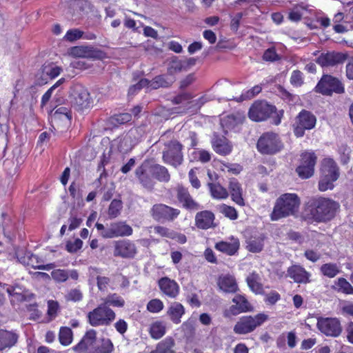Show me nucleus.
<instances>
[{"label":"nucleus","instance_id":"obj_1","mask_svg":"<svg viewBox=\"0 0 353 353\" xmlns=\"http://www.w3.org/2000/svg\"><path fill=\"white\" fill-rule=\"evenodd\" d=\"M340 210V204L329 197L313 196L304 205L301 219L308 224L326 223L333 220Z\"/></svg>","mask_w":353,"mask_h":353},{"label":"nucleus","instance_id":"obj_2","mask_svg":"<svg viewBox=\"0 0 353 353\" xmlns=\"http://www.w3.org/2000/svg\"><path fill=\"white\" fill-rule=\"evenodd\" d=\"M301 199L295 193L282 194L274 203L270 214V219L273 221L294 215L299 209Z\"/></svg>","mask_w":353,"mask_h":353},{"label":"nucleus","instance_id":"obj_3","mask_svg":"<svg viewBox=\"0 0 353 353\" xmlns=\"http://www.w3.org/2000/svg\"><path fill=\"white\" fill-rule=\"evenodd\" d=\"M256 148L262 155L274 156L284 149V143L280 135L273 131L263 132L259 137Z\"/></svg>","mask_w":353,"mask_h":353},{"label":"nucleus","instance_id":"obj_4","mask_svg":"<svg viewBox=\"0 0 353 353\" xmlns=\"http://www.w3.org/2000/svg\"><path fill=\"white\" fill-rule=\"evenodd\" d=\"M115 319L114 311L103 303L87 314V321L92 327L108 326Z\"/></svg>","mask_w":353,"mask_h":353},{"label":"nucleus","instance_id":"obj_5","mask_svg":"<svg viewBox=\"0 0 353 353\" xmlns=\"http://www.w3.org/2000/svg\"><path fill=\"white\" fill-rule=\"evenodd\" d=\"M95 227L103 239L129 236L133 233L132 228L122 221L112 222L106 228L103 224L97 222Z\"/></svg>","mask_w":353,"mask_h":353},{"label":"nucleus","instance_id":"obj_6","mask_svg":"<svg viewBox=\"0 0 353 353\" xmlns=\"http://www.w3.org/2000/svg\"><path fill=\"white\" fill-rule=\"evenodd\" d=\"M314 90L316 93L331 97L334 93L337 94H343L345 86L339 78L326 74L322 75Z\"/></svg>","mask_w":353,"mask_h":353},{"label":"nucleus","instance_id":"obj_7","mask_svg":"<svg viewBox=\"0 0 353 353\" xmlns=\"http://www.w3.org/2000/svg\"><path fill=\"white\" fill-rule=\"evenodd\" d=\"M268 319V316L264 313L256 315H246L239 318L234 326L233 331L237 334H246L252 332L256 327L261 326Z\"/></svg>","mask_w":353,"mask_h":353},{"label":"nucleus","instance_id":"obj_8","mask_svg":"<svg viewBox=\"0 0 353 353\" xmlns=\"http://www.w3.org/2000/svg\"><path fill=\"white\" fill-rule=\"evenodd\" d=\"M317 156L314 151L305 150L301 153L299 164L296 168V172L301 179H307L314 174Z\"/></svg>","mask_w":353,"mask_h":353},{"label":"nucleus","instance_id":"obj_9","mask_svg":"<svg viewBox=\"0 0 353 353\" xmlns=\"http://www.w3.org/2000/svg\"><path fill=\"white\" fill-rule=\"evenodd\" d=\"M183 145L176 140H171L165 145L163 151L162 159L166 164L174 168L181 165L183 162V154L182 152Z\"/></svg>","mask_w":353,"mask_h":353},{"label":"nucleus","instance_id":"obj_10","mask_svg":"<svg viewBox=\"0 0 353 353\" xmlns=\"http://www.w3.org/2000/svg\"><path fill=\"white\" fill-rule=\"evenodd\" d=\"M134 175L139 184L148 190H152L156 184L153 177L152 162L149 160H144L139 165L135 171Z\"/></svg>","mask_w":353,"mask_h":353},{"label":"nucleus","instance_id":"obj_11","mask_svg":"<svg viewBox=\"0 0 353 353\" xmlns=\"http://www.w3.org/2000/svg\"><path fill=\"white\" fill-rule=\"evenodd\" d=\"M152 219L159 222H172L181 214L180 210L163 203H156L150 211Z\"/></svg>","mask_w":353,"mask_h":353},{"label":"nucleus","instance_id":"obj_12","mask_svg":"<svg viewBox=\"0 0 353 353\" xmlns=\"http://www.w3.org/2000/svg\"><path fill=\"white\" fill-rule=\"evenodd\" d=\"M348 58L346 52L334 50L321 52L316 59V63L322 68H334L343 64Z\"/></svg>","mask_w":353,"mask_h":353},{"label":"nucleus","instance_id":"obj_13","mask_svg":"<svg viewBox=\"0 0 353 353\" xmlns=\"http://www.w3.org/2000/svg\"><path fill=\"white\" fill-rule=\"evenodd\" d=\"M137 248L134 241L123 239L113 242V256L125 259H132L137 254Z\"/></svg>","mask_w":353,"mask_h":353},{"label":"nucleus","instance_id":"obj_14","mask_svg":"<svg viewBox=\"0 0 353 353\" xmlns=\"http://www.w3.org/2000/svg\"><path fill=\"white\" fill-rule=\"evenodd\" d=\"M176 198L181 207L189 211L200 209L199 203L190 194L188 188L182 183H178L174 188Z\"/></svg>","mask_w":353,"mask_h":353},{"label":"nucleus","instance_id":"obj_15","mask_svg":"<svg viewBox=\"0 0 353 353\" xmlns=\"http://www.w3.org/2000/svg\"><path fill=\"white\" fill-rule=\"evenodd\" d=\"M234 305L230 306L223 312V316L231 318L241 313L251 312L253 310L252 305L249 303L247 298L242 294H236L232 300Z\"/></svg>","mask_w":353,"mask_h":353},{"label":"nucleus","instance_id":"obj_16","mask_svg":"<svg viewBox=\"0 0 353 353\" xmlns=\"http://www.w3.org/2000/svg\"><path fill=\"white\" fill-rule=\"evenodd\" d=\"M316 325L319 331L327 336L337 337L342 332L340 321L336 318H320Z\"/></svg>","mask_w":353,"mask_h":353},{"label":"nucleus","instance_id":"obj_17","mask_svg":"<svg viewBox=\"0 0 353 353\" xmlns=\"http://www.w3.org/2000/svg\"><path fill=\"white\" fill-rule=\"evenodd\" d=\"M72 103L73 108L77 110H83L90 108L92 106L93 101L90 98L88 90L79 85L74 88Z\"/></svg>","mask_w":353,"mask_h":353},{"label":"nucleus","instance_id":"obj_18","mask_svg":"<svg viewBox=\"0 0 353 353\" xmlns=\"http://www.w3.org/2000/svg\"><path fill=\"white\" fill-rule=\"evenodd\" d=\"M286 276L298 284H307L312 281L311 273L299 264H293L288 267Z\"/></svg>","mask_w":353,"mask_h":353},{"label":"nucleus","instance_id":"obj_19","mask_svg":"<svg viewBox=\"0 0 353 353\" xmlns=\"http://www.w3.org/2000/svg\"><path fill=\"white\" fill-rule=\"evenodd\" d=\"M227 190L231 200L235 204L240 207H244L245 205L244 191L242 185L237 179L232 178L230 179Z\"/></svg>","mask_w":353,"mask_h":353},{"label":"nucleus","instance_id":"obj_20","mask_svg":"<svg viewBox=\"0 0 353 353\" xmlns=\"http://www.w3.org/2000/svg\"><path fill=\"white\" fill-rule=\"evenodd\" d=\"M212 148L218 154L221 156L229 155L233 150V145L225 136L214 133L211 140Z\"/></svg>","mask_w":353,"mask_h":353},{"label":"nucleus","instance_id":"obj_21","mask_svg":"<svg viewBox=\"0 0 353 353\" xmlns=\"http://www.w3.org/2000/svg\"><path fill=\"white\" fill-rule=\"evenodd\" d=\"M248 117L253 121L260 122L270 119V123L280 124L284 112H248Z\"/></svg>","mask_w":353,"mask_h":353},{"label":"nucleus","instance_id":"obj_22","mask_svg":"<svg viewBox=\"0 0 353 353\" xmlns=\"http://www.w3.org/2000/svg\"><path fill=\"white\" fill-rule=\"evenodd\" d=\"M158 286L161 292L169 298H176L180 291V288L176 281L168 276H163L159 279Z\"/></svg>","mask_w":353,"mask_h":353},{"label":"nucleus","instance_id":"obj_23","mask_svg":"<svg viewBox=\"0 0 353 353\" xmlns=\"http://www.w3.org/2000/svg\"><path fill=\"white\" fill-rule=\"evenodd\" d=\"M230 241H220L214 244V248L228 256L235 255L240 248V241L237 237L231 236Z\"/></svg>","mask_w":353,"mask_h":353},{"label":"nucleus","instance_id":"obj_24","mask_svg":"<svg viewBox=\"0 0 353 353\" xmlns=\"http://www.w3.org/2000/svg\"><path fill=\"white\" fill-rule=\"evenodd\" d=\"M215 216L210 210L199 212L195 216V225L201 230H208L216 227L214 223Z\"/></svg>","mask_w":353,"mask_h":353},{"label":"nucleus","instance_id":"obj_25","mask_svg":"<svg viewBox=\"0 0 353 353\" xmlns=\"http://www.w3.org/2000/svg\"><path fill=\"white\" fill-rule=\"evenodd\" d=\"M97 341V331L94 329L87 330L81 341L74 346V351L79 353L87 352L93 347Z\"/></svg>","mask_w":353,"mask_h":353},{"label":"nucleus","instance_id":"obj_26","mask_svg":"<svg viewBox=\"0 0 353 353\" xmlns=\"http://www.w3.org/2000/svg\"><path fill=\"white\" fill-rule=\"evenodd\" d=\"M245 117L241 115L240 112L230 114L220 118L221 125L225 132L227 134L228 131L234 130L236 126L241 124Z\"/></svg>","mask_w":353,"mask_h":353},{"label":"nucleus","instance_id":"obj_27","mask_svg":"<svg viewBox=\"0 0 353 353\" xmlns=\"http://www.w3.org/2000/svg\"><path fill=\"white\" fill-rule=\"evenodd\" d=\"M19 334L14 331L0 330V352L10 350L15 346L19 340Z\"/></svg>","mask_w":353,"mask_h":353},{"label":"nucleus","instance_id":"obj_28","mask_svg":"<svg viewBox=\"0 0 353 353\" xmlns=\"http://www.w3.org/2000/svg\"><path fill=\"white\" fill-rule=\"evenodd\" d=\"M101 51L91 46H78L70 48L69 54L73 57L97 58Z\"/></svg>","mask_w":353,"mask_h":353},{"label":"nucleus","instance_id":"obj_29","mask_svg":"<svg viewBox=\"0 0 353 353\" xmlns=\"http://www.w3.org/2000/svg\"><path fill=\"white\" fill-rule=\"evenodd\" d=\"M217 285L220 290L227 293H236L239 290L234 276L230 274L219 276L217 280Z\"/></svg>","mask_w":353,"mask_h":353},{"label":"nucleus","instance_id":"obj_30","mask_svg":"<svg viewBox=\"0 0 353 353\" xmlns=\"http://www.w3.org/2000/svg\"><path fill=\"white\" fill-rule=\"evenodd\" d=\"M320 173L336 179L340 177V168L336 162L330 157L324 158L321 163Z\"/></svg>","mask_w":353,"mask_h":353},{"label":"nucleus","instance_id":"obj_31","mask_svg":"<svg viewBox=\"0 0 353 353\" xmlns=\"http://www.w3.org/2000/svg\"><path fill=\"white\" fill-rule=\"evenodd\" d=\"M185 312V307L181 303L174 302L168 307L167 315L173 323L179 324Z\"/></svg>","mask_w":353,"mask_h":353},{"label":"nucleus","instance_id":"obj_32","mask_svg":"<svg viewBox=\"0 0 353 353\" xmlns=\"http://www.w3.org/2000/svg\"><path fill=\"white\" fill-rule=\"evenodd\" d=\"M265 236L261 234L259 235H252L246 241V248L248 251L253 253L261 252L264 246Z\"/></svg>","mask_w":353,"mask_h":353},{"label":"nucleus","instance_id":"obj_33","mask_svg":"<svg viewBox=\"0 0 353 353\" xmlns=\"http://www.w3.org/2000/svg\"><path fill=\"white\" fill-rule=\"evenodd\" d=\"M174 82V79L167 74L157 75L151 80V90L168 88L170 87Z\"/></svg>","mask_w":353,"mask_h":353},{"label":"nucleus","instance_id":"obj_34","mask_svg":"<svg viewBox=\"0 0 353 353\" xmlns=\"http://www.w3.org/2000/svg\"><path fill=\"white\" fill-rule=\"evenodd\" d=\"M154 179L159 182L168 183L170 181V174L167 168L152 162Z\"/></svg>","mask_w":353,"mask_h":353},{"label":"nucleus","instance_id":"obj_35","mask_svg":"<svg viewBox=\"0 0 353 353\" xmlns=\"http://www.w3.org/2000/svg\"><path fill=\"white\" fill-rule=\"evenodd\" d=\"M332 288L339 293L346 295L353 294V286L343 277H340L335 280Z\"/></svg>","mask_w":353,"mask_h":353},{"label":"nucleus","instance_id":"obj_36","mask_svg":"<svg viewBox=\"0 0 353 353\" xmlns=\"http://www.w3.org/2000/svg\"><path fill=\"white\" fill-rule=\"evenodd\" d=\"M210 194L216 199H225L229 196L228 190L219 183H208Z\"/></svg>","mask_w":353,"mask_h":353},{"label":"nucleus","instance_id":"obj_37","mask_svg":"<svg viewBox=\"0 0 353 353\" xmlns=\"http://www.w3.org/2000/svg\"><path fill=\"white\" fill-rule=\"evenodd\" d=\"M261 278L258 273L253 272L246 278V282L250 289L256 294L263 292V285L260 282Z\"/></svg>","mask_w":353,"mask_h":353},{"label":"nucleus","instance_id":"obj_38","mask_svg":"<svg viewBox=\"0 0 353 353\" xmlns=\"http://www.w3.org/2000/svg\"><path fill=\"white\" fill-rule=\"evenodd\" d=\"M309 6L300 3L295 5L288 13V19L292 22H299L301 20L304 11H309Z\"/></svg>","mask_w":353,"mask_h":353},{"label":"nucleus","instance_id":"obj_39","mask_svg":"<svg viewBox=\"0 0 353 353\" xmlns=\"http://www.w3.org/2000/svg\"><path fill=\"white\" fill-rule=\"evenodd\" d=\"M339 179L333 176H327L325 174L320 173V177L318 182V189L320 192H325L327 190H332L334 188V183Z\"/></svg>","mask_w":353,"mask_h":353},{"label":"nucleus","instance_id":"obj_40","mask_svg":"<svg viewBox=\"0 0 353 353\" xmlns=\"http://www.w3.org/2000/svg\"><path fill=\"white\" fill-rule=\"evenodd\" d=\"M296 120L301 125L306 126L307 130L314 128L316 122L315 116L311 112H299Z\"/></svg>","mask_w":353,"mask_h":353},{"label":"nucleus","instance_id":"obj_41","mask_svg":"<svg viewBox=\"0 0 353 353\" xmlns=\"http://www.w3.org/2000/svg\"><path fill=\"white\" fill-rule=\"evenodd\" d=\"M166 332V327L162 321L152 323L149 328V334L152 339L158 340L162 338Z\"/></svg>","mask_w":353,"mask_h":353},{"label":"nucleus","instance_id":"obj_42","mask_svg":"<svg viewBox=\"0 0 353 353\" xmlns=\"http://www.w3.org/2000/svg\"><path fill=\"white\" fill-rule=\"evenodd\" d=\"M320 272L323 276L332 279L340 273V268L336 263H327L320 267Z\"/></svg>","mask_w":353,"mask_h":353},{"label":"nucleus","instance_id":"obj_43","mask_svg":"<svg viewBox=\"0 0 353 353\" xmlns=\"http://www.w3.org/2000/svg\"><path fill=\"white\" fill-rule=\"evenodd\" d=\"M105 305L108 307H123L125 305V300L117 293L110 294L105 299H103L102 302Z\"/></svg>","mask_w":353,"mask_h":353},{"label":"nucleus","instance_id":"obj_44","mask_svg":"<svg viewBox=\"0 0 353 353\" xmlns=\"http://www.w3.org/2000/svg\"><path fill=\"white\" fill-rule=\"evenodd\" d=\"M132 119V115L128 112H119L109 119V123L114 127L125 124Z\"/></svg>","mask_w":353,"mask_h":353},{"label":"nucleus","instance_id":"obj_45","mask_svg":"<svg viewBox=\"0 0 353 353\" xmlns=\"http://www.w3.org/2000/svg\"><path fill=\"white\" fill-rule=\"evenodd\" d=\"M262 90V87L261 85H256L252 87V88L243 91L241 96L236 98H233L231 100H234L236 102H242L245 100H249L254 98L258 94H259Z\"/></svg>","mask_w":353,"mask_h":353},{"label":"nucleus","instance_id":"obj_46","mask_svg":"<svg viewBox=\"0 0 353 353\" xmlns=\"http://www.w3.org/2000/svg\"><path fill=\"white\" fill-rule=\"evenodd\" d=\"M59 340L62 345H69L72 341V331L68 327H61L59 333Z\"/></svg>","mask_w":353,"mask_h":353},{"label":"nucleus","instance_id":"obj_47","mask_svg":"<svg viewBox=\"0 0 353 353\" xmlns=\"http://www.w3.org/2000/svg\"><path fill=\"white\" fill-rule=\"evenodd\" d=\"M174 346V341L170 337H166L157 345V348L160 353H174L172 350Z\"/></svg>","mask_w":353,"mask_h":353},{"label":"nucleus","instance_id":"obj_48","mask_svg":"<svg viewBox=\"0 0 353 353\" xmlns=\"http://www.w3.org/2000/svg\"><path fill=\"white\" fill-rule=\"evenodd\" d=\"M123 204L121 200L119 199H113L108 208V214L110 219H115L120 214L121 210H122Z\"/></svg>","mask_w":353,"mask_h":353},{"label":"nucleus","instance_id":"obj_49","mask_svg":"<svg viewBox=\"0 0 353 353\" xmlns=\"http://www.w3.org/2000/svg\"><path fill=\"white\" fill-rule=\"evenodd\" d=\"M219 212L230 220H236L239 217L238 212L235 208L225 203L219 206Z\"/></svg>","mask_w":353,"mask_h":353},{"label":"nucleus","instance_id":"obj_50","mask_svg":"<svg viewBox=\"0 0 353 353\" xmlns=\"http://www.w3.org/2000/svg\"><path fill=\"white\" fill-rule=\"evenodd\" d=\"M50 112V117H51V121L52 123H54L56 124L58 123L59 121H65L67 123H70L72 115V112Z\"/></svg>","mask_w":353,"mask_h":353},{"label":"nucleus","instance_id":"obj_51","mask_svg":"<svg viewBox=\"0 0 353 353\" xmlns=\"http://www.w3.org/2000/svg\"><path fill=\"white\" fill-rule=\"evenodd\" d=\"M250 111H270L276 110V108L269 104L265 100L256 101L250 108Z\"/></svg>","mask_w":353,"mask_h":353},{"label":"nucleus","instance_id":"obj_52","mask_svg":"<svg viewBox=\"0 0 353 353\" xmlns=\"http://www.w3.org/2000/svg\"><path fill=\"white\" fill-rule=\"evenodd\" d=\"M277 94L283 100L287 101L288 103L295 102L299 97L288 92L284 87L281 85L276 86Z\"/></svg>","mask_w":353,"mask_h":353},{"label":"nucleus","instance_id":"obj_53","mask_svg":"<svg viewBox=\"0 0 353 353\" xmlns=\"http://www.w3.org/2000/svg\"><path fill=\"white\" fill-rule=\"evenodd\" d=\"M114 345L110 339H102L100 345L97 347L93 353H112Z\"/></svg>","mask_w":353,"mask_h":353},{"label":"nucleus","instance_id":"obj_54","mask_svg":"<svg viewBox=\"0 0 353 353\" xmlns=\"http://www.w3.org/2000/svg\"><path fill=\"white\" fill-rule=\"evenodd\" d=\"M199 171L200 168L195 167L190 169V171L188 172L189 181L192 188L195 189H199L201 186V182L198 178Z\"/></svg>","mask_w":353,"mask_h":353},{"label":"nucleus","instance_id":"obj_55","mask_svg":"<svg viewBox=\"0 0 353 353\" xmlns=\"http://www.w3.org/2000/svg\"><path fill=\"white\" fill-rule=\"evenodd\" d=\"M290 83L294 87H300L303 84L304 81V75L303 73L299 70H295L292 71L290 77Z\"/></svg>","mask_w":353,"mask_h":353},{"label":"nucleus","instance_id":"obj_56","mask_svg":"<svg viewBox=\"0 0 353 353\" xmlns=\"http://www.w3.org/2000/svg\"><path fill=\"white\" fill-rule=\"evenodd\" d=\"M164 305L161 300L153 299L147 304V310L152 313H158L163 309Z\"/></svg>","mask_w":353,"mask_h":353},{"label":"nucleus","instance_id":"obj_57","mask_svg":"<svg viewBox=\"0 0 353 353\" xmlns=\"http://www.w3.org/2000/svg\"><path fill=\"white\" fill-rule=\"evenodd\" d=\"M52 278L59 282L63 283L68 280L69 278L68 272L65 270L56 269L51 272Z\"/></svg>","mask_w":353,"mask_h":353},{"label":"nucleus","instance_id":"obj_58","mask_svg":"<svg viewBox=\"0 0 353 353\" xmlns=\"http://www.w3.org/2000/svg\"><path fill=\"white\" fill-rule=\"evenodd\" d=\"M192 154L197 161L203 163L210 161L212 158L210 152L204 149H198L194 151Z\"/></svg>","mask_w":353,"mask_h":353},{"label":"nucleus","instance_id":"obj_59","mask_svg":"<svg viewBox=\"0 0 353 353\" xmlns=\"http://www.w3.org/2000/svg\"><path fill=\"white\" fill-rule=\"evenodd\" d=\"M7 292L11 297L10 302L12 304L22 303L26 301V295L15 291V289H7Z\"/></svg>","mask_w":353,"mask_h":353},{"label":"nucleus","instance_id":"obj_60","mask_svg":"<svg viewBox=\"0 0 353 353\" xmlns=\"http://www.w3.org/2000/svg\"><path fill=\"white\" fill-rule=\"evenodd\" d=\"M59 310V303L56 301L50 300L48 301L47 314L50 321L55 319Z\"/></svg>","mask_w":353,"mask_h":353},{"label":"nucleus","instance_id":"obj_61","mask_svg":"<svg viewBox=\"0 0 353 353\" xmlns=\"http://www.w3.org/2000/svg\"><path fill=\"white\" fill-rule=\"evenodd\" d=\"M83 241L80 239H76L74 241H68L65 244V250L70 253H76L81 249Z\"/></svg>","mask_w":353,"mask_h":353},{"label":"nucleus","instance_id":"obj_62","mask_svg":"<svg viewBox=\"0 0 353 353\" xmlns=\"http://www.w3.org/2000/svg\"><path fill=\"white\" fill-rule=\"evenodd\" d=\"M83 35V32L74 28V29H70L67 31L64 38L66 41L72 42L74 41H77L79 39H81Z\"/></svg>","mask_w":353,"mask_h":353},{"label":"nucleus","instance_id":"obj_63","mask_svg":"<svg viewBox=\"0 0 353 353\" xmlns=\"http://www.w3.org/2000/svg\"><path fill=\"white\" fill-rule=\"evenodd\" d=\"M173 230H174L162 225H156L154 228V232L155 234L161 237L168 238L169 239H170Z\"/></svg>","mask_w":353,"mask_h":353},{"label":"nucleus","instance_id":"obj_64","mask_svg":"<svg viewBox=\"0 0 353 353\" xmlns=\"http://www.w3.org/2000/svg\"><path fill=\"white\" fill-rule=\"evenodd\" d=\"M68 222H69L68 230L70 231H72V230L78 228L81 225V224L83 222V219L81 217H79L76 214H71L68 219Z\"/></svg>","mask_w":353,"mask_h":353}]
</instances>
